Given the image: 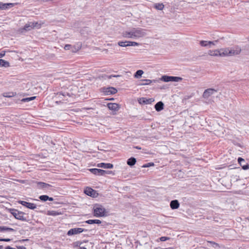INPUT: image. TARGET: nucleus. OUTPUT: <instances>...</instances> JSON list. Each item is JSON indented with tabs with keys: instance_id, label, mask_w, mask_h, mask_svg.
Listing matches in <instances>:
<instances>
[{
	"instance_id": "nucleus-23",
	"label": "nucleus",
	"mask_w": 249,
	"mask_h": 249,
	"mask_svg": "<svg viewBox=\"0 0 249 249\" xmlns=\"http://www.w3.org/2000/svg\"><path fill=\"white\" fill-rule=\"evenodd\" d=\"M164 104L161 101H160L155 105V108L157 111H160L163 109Z\"/></svg>"
},
{
	"instance_id": "nucleus-22",
	"label": "nucleus",
	"mask_w": 249,
	"mask_h": 249,
	"mask_svg": "<svg viewBox=\"0 0 249 249\" xmlns=\"http://www.w3.org/2000/svg\"><path fill=\"white\" fill-rule=\"evenodd\" d=\"M220 57L229 56V48H225L220 49Z\"/></svg>"
},
{
	"instance_id": "nucleus-41",
	"label": "nucleus",
	"mask_w": 249,
	"mask_h": 249,
	"mask_svg": "<svg viewBox=\"0 0 249 249\" xmlns=\"http://www.w3.org/2000/svg\"><path fill=\"white\" fill-rule=\"evenodd\" d=\"M120 76V75H110L108 76V78L111 79L112 77H118Z\"/></svg>"
},
{
	"instance_id": "nucleus-29",
	"label": "nucleus",
	"mask_w": 249,
	"mask_h": 249,
	"mask_svg": "<svg viewBox=\"0 0 249 249\" xmlns=\"http://www.w3.org/2000/svg\"><path fill=\"white\" fill-rule=\"evenodd\" d=\"M15 231V230L11 228L6 227L5 226H0V231Z\"/></svg>"
},
{
	"instance_id": "nucleus-17",
	"label": "nucleus",
	"mask_w": 249,
	"mask_h": 249,
	"mask_svg": "<svg viewBox=\"0 0 249 249\" xmlns=\"http://www.w3.org/2000/svg\"><path fill=\"white\" fill-rule=\"evenodd\" d=\"M97 166L104 169H111L113 167V164L109 163H100L97 165Z\"/></svg>"
},
{
	"instance_id": "nucleus-38",
	"label": "nucleus",
	"mask_w": 249,
	"mask_h": 249,
	"mask_svg": "<svg viewBox=\"0 0 249 249\" xmlns=\"http://www.w3.org/2000/svg\"><path fill=\"white\" fill-rule=\"evenodd\" d=\"M129 43L130 46H135L139 45V43L134 41H129Z\"/></svg>"
},
{
	"instance_id": "nucleus-11",
	"label": "nucleus",
	"mask_w": 249,
	"mask_h": 249,
	"mask_svg": "<svg viewBox=\"0 0 249 249\" xmlns=\"http://www.w3.org/2000/svg\"><path fill=\"white\" fill-rule=\"evenodd\" d=\"M216 92L217 90L213 89H208L204 91L203 93V97L204 98H208L211 95Z\"/></svg>"
},
{
	"instance_id": "nucleus-12",
	"label": "nucleus",
	"mask_w": 249,
	"mask_h": 249,
	"mask_svg": "<svg viewBox=\"0 0 249 249\" xmlns=\"http://www.w3.org/2000/svg\"><path fill=\"white\" fill-rule=\"evenodd\" d=\"M58 98L62 99L63 100H68V97H70L71 94L68 92H59L56 94Z\"/></svg>"
},
{
	"instance_id": "nucleus-45",
	"label": "nucleus",
	"mask_w": 249,
	"mask_h": 249,
	"mask_svg": "<svg viewBox=\"0 0 249 249\" xmlns=\"http://www.w3.org/2000/svg\"><path fill=\"white\" fill-rule=\"evenodd\" d=\"M218 42V40H215L212 41V46L213 45H215Z\"/></svg>"
},
{
	"instance_id": "nucleus-34",
	"label": "nucleus",
	"mask_w": 249,
	"mask_h": 249,
	"mask_svg": "<svg viewBox=\"0 0 249 249\" xmlns=\"http://www.w3.org/2000/svg\"><path fill=\"white\" fill-rule=\"evenodd\" d=\"M151 100V99H146L145 98H141L139 100V102L140 104L143 103V104H147L150 103L149 101Z\"/></svg>"
},
{
	"instance_id": "nucleus-43",
	"label": "nucleus",
	"mask_w": 249,
	"mask_h": 249,
	"mask_svg": "<svg viewBox=\"0 0 249 249\" xmlns=\"http://www.w3.org/2000/svg\"><path fill=\"white\" fill-rule=\"evenodd\" d=\"M5 55V52L2 51L0 53V58L2 57Z\"/></svg>"
},
{
	"instance_id": "nucleus-46",
	"label": "nucleus",
	"mask_w": 249,
	"mask_h": 249,
	"mask_svg": "<svg viewBox=\"0 0 249 249\" xmlns=\"http://www.w3.org/2000/svg\"><path fill=\"white\" fill-rule=\"evenodd\" d=\"M3 240L4 242H9L11 241V239L9 238H3Z\"/></svg>"
},
{
	"instance_id": "nucleus-42",
	"label": "nucleus",
	"mask_w": 249,
	"mask_h": 249,
	"mask_svg": "<svg viewBox=\"0 0 249 249\" xmlns=\"http://www.w3.org/2000/svg\"><path fill=\"white\" fill-rule=\"evenodd\" d=\"M209 243L211 244L213 247H215L214 245H216V246H219V245L214 242L210 241Z\"/></svg>"
},
{
	"instance_id": "nucleus-6",
	"label": "nucleus",
	"mask_w": 249,
	"mask_h": 249,
	"mask_svg": "<svg viewBox=\"0 0 249 249\" xmlns=\"http://www.w3.org/2000/svg\"><path fill=\"white\" fill-rule=\"evenodd\" d=\"M35 27L40 28L41 27V25L39 24H38L37 22H28L25 25L23 28V30H24L26 31H30Z\"/></svg>"
},
{
	"instance_id": "nucleus-8",
	"label": "nucleus",
	"mask_w": 249,
	"mask_h": 249,
	"mask_svg": "<svg viewBox=\"0 0 249 249\" xmlns=\"http://www.w3.org/2000/svg\"><path fill=\"white\" fill-rule=\"evenodd\" d=\"M84 193L87 195L93 197H96L98 195V193L95 190L89 187H87L85 189Z\"/></svg>"
},
{
	"instance_id": "nucleus-37",
	"label": "nucleus",
	"mask_w": 249,
	"mask_h": 249,
	"mask_svg": "<svg viewBox=\"0 0 249 249\" xmlns=\"http://www.w3.org/2000/svg\"><path fill=\"white\" fill-rule=\"evenodd\" d=\"M154 164V163L153 162H149V163H147L146 164H145L144 165H142V167H150V166H153Z\"/></svg>"
},
{
	"instance_id": "nucleus-1",
	"label": "nucleus",
	"mask_w": 249,
	"mask_h": 249,
	"mask_svg": "<svg viewBox=\"0 0 249 249\" xmlns=\"http://www.w3.org/2000/svg\"><path fill=\"white\" fill-rule=\"evenodd\" d=\"M145 35V30L141 28H133L129 31H125L123 33L124 37L133 39L142 37Z\"/></svg>"
},
{
	"instance_id": "nucleus-49",
	"label": "nucleus",
	"mask_w": 249,
	"mask_h": 249,
	"mask_svg": "<svg viewBox=\"0 0 249 249\" xmlns=\"http://www.w3.org/2000/svg\"><path fill=\"white\" fill-rule=\"evenodd\" d=\"M3 246H1V245H0V249H3Z\"/></svg>"
},
{
	"instance_id": "nucleus-26",
	"label": "nucleus",
	"mask_w": 249,
	"mask_h": 249,
	"mask_svg": "<svg viewBox=\"0 0 249 249\" xmlns=\"http://www.w3.org/2000/svg\"><path fill=\"white\" fill-rule=\"evenodd\" d=\"M39 199L43 201H46L47 200L49 201H53V197H50L47 195H42L39 196Z\"/></svg>"
},
{
	"instance_id": "nucleus-20",
	"label": "nucleus",
	"mask_w": 249,
	"mask_h": 249,
	"mask_svg": "<svg viewBox=\"0 0 249 249\" xmlns=\"http://www.w3.org/2000/svg\"><path fill=\"white\" fill-rule=\"evenodd\" d=\"M208 54L211 56H220V50H209Z\"/></svg>"
},
{
	"instance_id": "nucleus-51",
	"label": "nucleus",
	"mask_w": 249,
	"mask_h": 249,
	"mask_svg": "<svg viewBox=\"0 0 249 249\" xmlns=\"http://www.w3.org/2000/svg\"><path fill=\"white\" fill-rule=\"evenodd\" d=\"M0 241H3V238H0Z\"/></svg>"
},
{
	"instance_id": "nucleus-36",
	"label": "nucleus",
	"mask_w": 249,
	"mask_h": 249,
	"mask_svg": "<svg viewBox=\"0 0 249 249\" xmlns=\"http://www.w3.org/2000/svg\"><path fill=\"white\" fill-rule=\"evenodd\" d=\"M15 95V93H14V92H9V93H4L3 94V96L5 97L10 98V97L14 96Z\"/></svg>"
},
{
	"instance_id": "nucleus-32",
	"label": "nucleus",
	"mask_w": 249,
	"mask_h": 249,
	"mask_svg": "<svg viewBox=\"0 0 249 249\" xmlns=\"http://www.w3.org/2000/svg\"><path fill=\"white\" fill-rule=\"evenodd\" d=\"M154 7L157 10H162L163 9L164 5L162 3H158L155 4Z\"/></svg>"
},
{
	"instance_id": "nucleus-54",
	"label": "nucleus",
	"mask_w": 249,
	"mask_h": 249,
	"mask_svg": "<svg viewBox=\"0 0 249 249\" xmlns=\"http://www.w3.org/2000/svg\"><path fill=\"white\" fill-rule=\"evenodd\" d=\"M215 247L214 248H216V247H219V246H216V245H214Z\"/></svg>"
},
{
	"instance_id": "nucleus-13",
	"label": "nucleus",
	"mask_w": 249,
	"mask_h": 249,
	"mask_svg": "<svg viewBox=\"0 0 249 249\" xmlns=\"http://www.w3.org/2000/svg\"><path fill=\"white\" fill-rule=\"evenodd\" d=\"M89 170L91 173L96 175L104 176L106 173L105 170L97 168H91Z\"/></svg>"
},
{
	"instance_id": "nucleus-40",
	"label": "nucleus",
	"mask_w": 249,
	"mask_h": 249,
	"mask_svg": "<svg viewBox=\"0 0 249 249\" xmlns=\"http://www.w3.org/2000/svg\"><path fill=\"white\" fill-rule=\"evenodd\" d=\"M72 48V46L70 44H66L64 47L65 50H69Z\"/></svg>"
},
{
	"instance_id": "nucleus-2",
	"label": "nucleus",
	"mask_w": 249,
	"mask_h": 249,
	"mask_svg": "<svg viewBox=\"0 0 249 249\" xmlns=\"http://www.w3.org/2000/svg\"><path fill=\"white\" fill-rule=\"evenodd\" d=\"M93 215L96 217H105L107 215V212L103 206L95 204L93 207Z\"/></svg>"
},
{
	"instance_id": "nucleus-19",
	"label": "nucleus",
	"mask_w": 249,
	"mask_h": 249,
	"mask_svg": "<svg viewBox=\"0 0 249 249\" xmlns=\"http://www.w3.org/2000/svg\"><path fill=\"white\" fill-rule=\"evenodd\" d=\"M170 207L172 209H177L179 206V203L178 200H173L170 202Z\"/></svg>"
},
{
	"instance_id": "nucleus-35",
	"label": "nucleus",
	"mask_w": 249,
	"mask_h": 249,
	"mask_svg": "<svg viewBox=\"0 0 249 249\" xmlns=\"http://www.w3.org/2000/svg\"><path fill=\"white\" fill-rule=\"evenodd\" d=\"M60 213L55 211H48L47 214L49 215L56 216L58 215Z\"/></svg>"
},
{
	"instance_id": "nucleus-14",
	"label": "nucleus",
	"mask_w": 249,
	"mask_h": 249,
	"mask_svg": "<svg viewBox=\"0 0 249 249\" xmlns=\"http://www.w3.org/2000/svg\"><path fill=\"white\" fill-rule=\"evenodd\" d=\"M238 162L244 170H247L249 168V164L246 163L245 160L243 158L239 157L238 159Z\"/></svg>"
},
{
	"instance_id": "nucleus-3",
	"label": "nucleus",
	"mask_w": 249,
	"mask_h": 249,
	"mask_svg": "<svg viewBox=\"0 0 249 249\" xmlns=\"http://www.w3.org/2000/svg\"><path fill=\"white\" fill-rule=\"evenodd\" d=\"M8 211L14 216V217L18 220L22 221H27V219L24 216L26 213L23 212L18 211L15 209H9Z\"/></svg>"
},
{
	"instance_id": "nucleus-33",
	"label": "nucleus",
	"mask_w": 249,
	"mask_h": 249,
	"mask_svg": "<svg viewBox=\"0 0 249 249\" xmlns=\"http://www.w3.org/2000/svg\"><path fill=\"white\" fill-rule=\"evenodd\" d=\"M36 98V96H32V97H27V98H23L21 100V101L22 102H29V101H32L34 99H35Z\"/></svg>"
},
{
	"instance_id": "nucleus-16",
	"label": "nucleus",
	"mask_w": 249,
	"mask_h": 249,
	"mask_svg": "<svg viewBox=\"0 0 249 249\" xmlns=\"http://www.w3.org/2000/svg\"><path fill=\"white\" fill-rule=\"evenodd\" d=\"M14 5V3H3L1 2H0V10H5L9 8H10L13 7Z\"/></svg>"
},
{
	"instance_id": "nucleus-25",
	"label": "nucleus",
	"mask_w": 249,
	"mask_h": 249,
	"mask_svg": "<svg viewBox=\"0 0 249 249\" xmlns=\"http://www.w3.org/2000/svg\"><path fill=\"white\" fill-rule=\"evenodd\" d=\"M86 223L89 224H100L102 223L101 221L99 219H89L85 221Z\"/></svg>"
},
{
	"instance_id": "nucleus-50",
	"label": "nucleus",
	"mask_w": 249,
	"mask_h": 249,
	"mask_svg": "<svg viewBox=\"0 0 249 249\" xmlns=\"http://www.w3.org/2000/svg\"><path fill=\"white\" fill-rule=\"evenodd\" d=\"M136 148L138 149H141V148L139 147L138 146H137Z\"/></svg>"
},
{
	"instance_id": "nucleus-5",
	"label": "nucleus",
	"mask_w": 249,
	"mask_h": 249,
	"mask_svg": "<svg viewBox=\"0 0 249 249\" xmlns=\"http://www.w3.org/2000/svg\"><path fill=\"white\" fill-rule=\"evenodd\" d=\"M229 55L234 56L239 54L241 52V49L238 46H235L234 47H228Z\"/></svg>"
},
{
	"instance_id": "nucleus-15",
	"label": "nucleus",
	"mask_w": 249,
	"mask_h": 249,
	"mask_svg": "<svg viewBox=\"0 0 249 249\" xmlns=\"http://www.w3.org/2000/svg\"><path fill=\"white\" fill-rule=\"evenodd\" d=\"M107 106L109 109L113 111H118L120 108V106L116 103H109L107 104Z\"/></svg>"
},
{
	"instance_id": "nucleus-7",
	"label": "nucleus",
	"mask_w": 249,
	"mask_h": 249,
	"mask_svg": "<svg viewBox=\"0 0 249 249\" xmlns=\"http://www.w3.org/2000/svg\"><path fill=\"white\" fill-rule=\"evenodd\" d=\"M88 230L86 229H82L81 228H73L70 229L67 232L68 236H71L74 234H77L82 232L83 231H87Z\"/></svg>"
},
{
	"instance_id": "nucleus-48",
	"label": "nucleus",
	"mask_w": 249,
	"mask_h": 249,
	"mask_svg": "<svg viewBox=\"0 0 249 249\" xmlns=\"http://www.w3.org/2000/svg\"><path fill=\"white\" fill-rule=\"evenodd\" d=\"M79 249H87V248L84 247H81L79 248Z\"/></svg>"
},
{
	"instance_id": "nucleus-47",
	"label": "nucleus",
	"mask_w": 249,
	"mask_h": 249,
	"mask_svg": "<svg viewBox=\"0 0 249 249\" xmlns=\"http://www.w3.org/2000/svg\"><path fill=\"white\" fill-rule=\"evenodd\" d=\"M111 172V171H106L105 175L106 174H109Z\"/></svg>"
},
{
	"instance_id": "nucleus-39",
	"label": "nucleus",
	"mask_w": 249,
	"mask_h": 249,
	"mask_svg": "<svg viewBox=\"0 0 249 249\" xmlns=\"http://www.w3.org/2000/svg\"><path fill=\"white\" fill-rule=\"evenodd\" d=\"M169 239H170V238L168 237L162 236V237H160V240L161 241H165L166 240H169Z\"/></svg>"
},
{
	"instance_id": "nucleus-53",
	"label": "nucleus",
	"mask_w": 249,
	"mask_h": 249,
	"mask_svg": "<svg viewBox=\"0 0 249 249\" xmlns=\"http://www.w3.org/2000/svg\"><path fill=\"white\" fill-rule=\"evenodd\" d=\"M108 100H114V99H113V98H111V99H108Z\"/></svg>"
},
{
	"instance_id": "nucleus-24",
	"label": "nucleus",
	"mask_w": 249,
	"mask_h": 249,
	"mask_svg": "<svg viewBox=\"0 0 249 249\" xmlns=\"http://www.w3.org/2000/svg\"><path fill=\"white\" fill-rule=\"evenodd\" d=\"M37 184L39 188L41 189H49L52 186L49 184L42 182H38Z\"/></svg>"
},
{
	"instance_id": "nucleus-44",
	"label": "nucleus",
	"mask_w": 249,
	"mask_h": 249,
	"mask_svg": "<svg viewBox=\"0 0 249 249\" xmlns=\"http://www.w3.org/2000/svg\"><path fill=\"white\" fill-rule=\"evenodd\" d=\"M18 249H27L24 246H18L17 247Z\"/></svg>"
},
{
	"instance_id": "nucleus-30",
	"label": "nucleus",
	"mask_w": 249,
	"mask_h": 249,
	"mask_svg": "<svg viewBox=\"0 0 249 249\" xmlns=\"http://www.w3.org/2000/svg\"><path fill=\"white\" fill-rule=\"evenodd\" d=\"M143 73V71L141 70H138L134 74V77L135 78H140Z\"/></svg>"
},
{
	"instance_id": "nucleus-9",
	"label": "nucleus",
	"mask_w": 249,
	"mask_h": 249,
	"mask_svg": "<svg viewBox=\"0 0 249 249\" xmlns=\"http://www.w3.org/2000/svg\"><path fill=\"white\" fill-rule=\"evenodd\" d=\"M18 203L21 204L22 206L26 207V208L31 209L34 210L36 208V205L34 203L28 202L25 201H19Z\"/></svg>"
},
{
	"instance_id": "nucleus-10",
	"label": "nucleus",
	"mask_w": 249,
	"mask_h": 249,
	"mask_svg": "<svg viewBox=\"0 0 249 249\" xmlns=\"http://www.w3.org/2000/svg\"><path fill=\"white\" fill-rule=\"evenodd\" d=\"M103 91L106 95L114 94L117 92V90L113 87L103 88Z\"/></svg>"
},
{
	"instance_id": "nucleus-18",
	"label": "nucleus",
	"mask_w": 249,
	"mask_h": 249,
	"mask_svg": "<svg viewBox=\"0 0 249 249\" xmlns=\"http://www.w3.org/2000/svg\"><path fill=\"white\" fill-rule=\"evenodd\" d=\"M212 41L201 40L200 41L199 44L202 47H205L208 48H211L212 47Z\"/></svg>"
},
{
	"instance_id": "nucleus-28",
	"label": "nucleus",
	"mask_w": 249,
	"mask_h": 249,
	"mask_svg": "<svg viewBox=\"0 0 249 249\" xmlns=\"http://www.w3.org/2000/svg\"><path fill=\"white\" fill-rule=\"evenodd\" d=\"M0 66L7 68L10 66L9 63L3 59H0Z\"/></svg>"
},
{
	"instance_id": "nucleus-52",
	"label": "nucleus",
	"mask_w": 249,
	"mask_h": 249,
	"mask_svg": "<svg viewBox=\"0 0 249 249\" xmlns=\"http://www.w3.org/2000/svg\"><path fill=\"white\" fill-rule=\"evenodd\" d=\"M28 239H24V240H22V241H28Z\"/></svg>"
},
{
	"instance_id": "nucleus-27",
	"label": "nucleus",
	"mask_w": 249,
	"mask_h": 249,
	"mask_svg": "<svg viewBox=\"0 0 249 249\" xmlns=\"http://www.w3.org/2000/svg\"><path fill=\"white\" fill-rule=\"evenodd\" d=\"M136 162V159L135 158L131 157L128 159L127 163L130 166H133Z\"/></svg>"
},
{
	"instance_id": "nucleus-4",
	"label": "nucleus",
	"mask_w": 249,
	"mask_h": 249,
	"mask_svg": "<svg viewBox=\"0 0 249 249\" xmlns=\"http://www.w3.org/2000/svg\"><path fill=\"white\" fill-rule=\"evenodd\" d=\"M160 80L165 82H169L170 81L179 82L182 80V78L178 76L163 75L161 77Z\"/></svg>"
},
{
	"instance_id": "nucleus-31",
	"label": "nucleus",
	"mask_w": 249,
	"mask_h": 249,
	"mask_svg": "<svg viewBox=\"0 0 249 249\" xmlns=\"http://www.w3.org/2000/svg\"><path fill=\"white\" fill-rule=\"evenodd\" d=\"M129 42V41H119L118 42V44L119 46H120L121 47H128V46H130Z\"/></svg>"
},
{
	"instance_id": "nucleus-21",
	"label": "nucleus",
	"mask_w": 249,
	"mask_h": 249,
	"mask_svg": "<svg viewBox=\"0 0 249 249\" xmlns=\"http://www.w3.org/2000/svg\"><path fill=\"white\" fill-rule=\"evenodd\" d=\"M156 81V80H151L150 79H142L141 80V83H139V85H140V86L149 85L152 82H155Z\"/></svg>"
}]
</instances>
